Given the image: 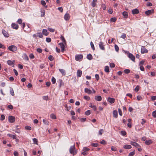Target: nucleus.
<instances>
[{
    "label": "nucleus",
    "instance_id": "30",
    "mask_svg": "<svg viewBox=\"0 0 156 156\" xmlns=\"http://www.w3.org/2000/svg\"><path fill=\"white\" fill-rule=\"evenodd\" d=\"M43 123L45 125H49V123L48 121H47L45 119H43Z\"/></svg>",
    "mask_w": 156,
    "mask_h": 156
},
{
    "label": "nucleus",
    "instance_id": "63",
    "mask_svg": "<svg viewBox=\"0 0 156 156\" xmlns=\"http://www.w3.org/2000/svg\"><path fill=\"white\" fill-rule=\"evenodd\" d=\"M104 131L103 129H101L100 131H99V134L100 135H101L102 134V133Z\"/></svg>",
    "mask_w": 156,
    "mask_h": 156
},
{
    "label": "nucleus",
    "instance_id": "22",
    "mask_svg": "<svg viewBox=\"0 0 156 156\" xmlns=\"http://www.w3.org/2000/svg\"><path fill=\"white\" fill-rule=\"evenodd\" d=\"M43 34L45 36H47L48 34V33L46 29H43L42 30Z\"/></svg>",
    "mask_w": 156,
    "mask_h": 156
},
{
    "label": "nucleus",
    "instance_id": "14",
    "mask_svg": "<svg viewBox=\"0 0 156 156\" xmlns=\"http://www.w3.org/2000/svg\"><path fill=\"white\" fill-rule=\"evenodd\" d=\"M95 99L98 101H100L101 100L102 98L100 96H96L94 98Z\"/></svg>",
    "mask_w": 156,
    "mask_h": 156
},
{
    "label": "nucleus",
    "instance_id": "57",
    "mask_svg": "<svg viewBox=\"0 0 156 156\" xmlns=\"http://www.w3.org/2000/svg\"><path fill=\"white\" fill-rule=\"evenodd\" d=\"M59 82L60 83V87L61 86H62L63 83L62 82V80H61V79H60V80H59Z\"/></svg>",
    "mask_w": 156,
    "mask_h": 156
},
{
    "label": "nucleus",
    "instance_id": "62",
    "mask_svg": "<svg viewBox=\"0 0 156 156\" xmlns=\"http://www.w3.org/2000/svg\"><path fill=\"white\" fill-rule=\"evenodd\" d=\"M139 87L138 86H137L135 88V90L136 92H137L139 91Z\"/></svg>",
    "mask_w": 156,
    "mask_h": 156
},
{
    "label": "nucleus",
    "instance_id": "61",
    "mask_svg": "<svg viewBox=\"0 0 156 156\" xmlns=\"http://www.w3.org/2000/svg\"><path fill=\"white\" fill-rule=\"evenodd\" d=\"M17 22L19 24H21L22 23V20L21 19H19L17 20Z\"/></svg>",
    "mask_w": 156,
    "mask_h": 156
},
{
    "label": "nucleus",
    "instance_id": "45",
    "mask_svg": "<svg viewBox=\"0 0 156 156\" xmlns=\"http://www.w3.org/2000/svg\"><path fill=\"white\" fill-rule=\"evenodd\" d=\"M124 72L126 74H128L130 73V70L129 69H126L124 70Z\"/></svg>",
    "mask_w": 156,
    "mask_h": 156
},
{
    "label": "nucleus",
    "instance_id": "27",
    "mask_svg": "<svg viewBox=\"0 0 156 156\" xmlns=\"http://www.w3.org/2000/svg\"><path fill=\"white\" fill-rule=\"evenodd\" d=\"M87 59L90 60H91L93 58V57L92 55L90 54L87 55Z\"/></svg>",
    "mask_w": 156,
    "mask_h": 156
},
{
    "label": "nucleus",
    "instance_id": "26",
    "mask_svg": "<svg viewBox=\"0 0 156 156\" xmlns=\"http://www.w3.org/2000/svg\"><path fill=\"white\" fill-rule=\"evenodd\" d=\"M123 147L125 149H129L131 148L132 147L130 145L126 144L124 145Z\"/></svg>",
    "mask_w": 156,
    "mask_h": 156
},
{
    "label": "nucleus",
    "instance_id": "8",
    "mask_svg": "<svg viewBox=\"0 0 156 156\" xmlns=\"http://www.w3.org/2000/svg\"><path fill=\"white\" fill-rule=\"evenodd\" d=\"M15 62V61H11L10 60H9L7 61V64L10 66L12 65V67H14V63Z\"/></svg>",
    "mask_w": 156,
    "mask_h": 156
},
{
    "label": "nucleus",
    "instance_id": "44",
    "mask_svg": "<svg viewBox=\"0 0 156 156\" xmlns=\"http://www.w3.org/2000/svg\"><path fill=\"white\" fill-rule=\"evenodd\" d=\"M121 134L123 136H125L126 135V132L124 131H121Z\"/></svg>",
    "mask_w": 156,
    "mask_h": 156
},
{
    "label": "nucleus",
    "instance_id": "23",
    "mask_svg": "<svg viewBox=\"0 0 156 156\" xmlns=\"http://www.w3.org/2000/svg\"><path fill=\"white\" fill-rule=\"evenodd\" d=\"M59 70L63 75L65 76L66 75V72L64 69H59Z\"/></svg>",
    "mask_w": 156,
    "mask_h": 156
},
{
    "label": "nucleus",
    "instance_id": "51",
    "mask_svg": "<svg viewBox=\"0 0 156 156\" xmlns=\"http://www.w3.org/2000/svg\"><path fill=\"white\" fill-rule=\"evenodd\" d=\"M46 41L48 43L50 42L51 41V39L50 37H47L46 38Z\"/></svg>",
    "mask_w": 156,
    "mask_h": 156
},
{
    "label": "nucleus",
    "instance_id": "16",
    "mask_svg": "<svg viewBox=\"0 0 156 156\" xmlns=\"http://www.w3.org/2000/svg\"><path fill=\"white\" fill-rule=\"evenodd\" d=\"M2 33L5 37H8L9 34L8 33L4 30H2Z\"/></svg>",
    "mask_w": 156,
    "mask_h": 156
},
{
    "label": "nucleus",
    "instance_id": "7",
    "mask_svg": "<svg viewBox=\"0 0 156 156\" xmlns=\"http://www.w3.org/2000/svg\"><path fill=\"white\" fill-rule=\"evenodd\" d=\"M130 144H131L135 147H136L138 148L139 147H140V145L138 144L136 142L133 141H131Z\"/></svg>",
    "mask_w": 156,
    "mask_h": 156
},
{
    "label": "nucleus",
    "instance_id": "38",
    "mask_svg": "<svg viewBox=\"0 0 156 156\" xmlns=\"http://www.w3.org/2000/svg\"><path fill=\"white\" fill-rule=\"evenodd\" d=\"M24 59L28 61L29 60V58L26 54H24L23 55Z\"/></svg>",
    "mask_w": 156,
    "mask_h": 156
},
{
    "label": "nucleus",
    "instance_id": "33",
    "mask_svg": "<svg viewBox=\"0 0 156 156\" xmlns=\"http://www.w3.org/2000/svg\"><path fill=\"white\" fill-rule=\"evenodd\" d=\"M42 98L44 100H45L47 101L49 100L48 97V96H43L42 97Z\"/></svg>",
    "mask_w": 156,
    "mask_h": 156
},
{
    "label": "nucleus",
    "instance_id": "64",
    "mask_svg": "<svg viewBox=\"0 0 156 156\" xmlns=\"http://www.w3.org/2000/svg\"><path fill=\"white\" fill-rule=\"evenodd\" d=\"M151 99L152 101H154L156 100V96H152Z\"/></svg>",
    "mask_w": 156,
    "mask_h": 156
},
{
    "label": "nucleus",
    "instance_id": "50",
    "mask_svg": "<svg viewBox=\"0 0 156 156\" xmlns=\"http://www.w3.org/2000/svg\"><path fill=\"white\" fill-rule=\"evenodd\" d=\"M91 145L92 146L94 147H97L98 146V144L97 143H92Z\"/></svg>",
    "mask_w": 156,
    "mask_h": 156
},
{
    "label": "nucleus",
    "instance_id": "48",
    "mask_svg": "<svg viewBox=\"0 0 156 156\" xmlns=\"http://www.w3.org/2000/svg\"><path fill=\"white\" fill-rule=\"evenodd\" d=\"M135 154V152L134 151H132L129 153L128 156H133Z\"/></svg>",
    "mask_w": 156,
    "mask_h": 156
},
{
    "label": "nucleus",
    "instance_id": "39",
    "mask_svg": "<svg viewBox=\"0 0 156 156\" xmlns=\"http://www.w3.org/2000/svg\"><path fill=\"white\" fill-rule=\"evenodd\" d=\"M90 46L92 48L93 50H95V48L94 44L92 41H91L90 43Z\"/></svg>",
    "mask_w": 156,
    "mask_h": 156
},
{
    "label": "nucleus",
    "instance_id": "41",
    "mask_svg": "<svg viewBox=\"0 0 156 156\" xmlns=\"http://www.w3.org/2000/svg\"><path fill=\"white\" fill-rule=\"evenodd\" d=\"M117 19L115 17L112 18L110 19L111 21L115 22L116 21Z\"/></svg>",
    "mask_w": 156,
    "mask_h": 156
},
{
    "label": "nucleus",
    "instance_id": "58",
    "mask_svg": "<svg viewBox=\"0 0 156 156\" xmlns=\"http://www.w3.org/2000/svg\"><path fill=\"white\" fill-rule=\"evenodd\" d=\"M33 141L34 144H37V139L35 138H34L33 139Z\"/></svg>",
    "mask_w": 156,
    "mask_h": 156
},
{
    "label": "nucleus",
    "instance_id": "29",
    "mask_svg": "<svg viewBox=\"0 0 156 156\" xmlns=\"http://www.w3.org/2000/svg\"><path fill=\"white\" fill-rule=\"evenodd\" d=\"M50 117L53 119H55L56 118V116L53 114H51L50 115Z\"/></svg>",
    "mask_w": 156,
    "mask_h": 156
},
{
    "label": "nucleus",
    "instance_id": "55",
    "mask_svg": "<svg viewBox=\"0 0 156 156\" xmlns=\"http://www.w3.org/2000/svg\"><path fill=\"white\" fill-rule=\"evenodd\" d=\"M41 3L43 6H45L46 5V2L44 0H41Z\"/></svg>",
    "mask_w": 156,
    "mask_h": 156
},
{
    "label": "nucleus",
    "instance_id": "60",
    "mask_svg": "<svg viewBox=\"0 0 156 156\" xmlns=\"http://www.w3.org/2000/svg\"><path fill=\"white\" fill-rule=\"evenodd\" d=\"M137 99L138 100H140L142 99V98L140 95H138L137 97Z\"/></svg>",
    "mask_w": 156,
    "mask_h": 156
},
{
    "label": "nucleus",
    "instance_id": "2",
    "mask_svg": "<svg viewBox=\"0 0 156 156\" xmlns=\"http://www.w3.org/2000/svg\"><path fill=\"white\" fill-rule=\"evenodd\" d=\"M8 49L9 50L13 52L17 50V48L14 45L9 46L8 48Z\"/></svg>",
    "mask_w": 156,
    "mask_h": 156
},
{
    "label": "nucleus",
    "instance_id": "34",
    "mask_svg": "<svg viewBox=\"0 0 156 156\" xmlns=\"http://www.w3.org/2000/svg\"><path fill=\"white\" fill-rule=\"evenodd\" d=\"M151 10H148L145 12V14L147 15H149L151 14Z\"/></svg>",
    "mask_w": 156,
    "mask_h": 156
},
{
    "label": "nucleus",
    "instance_id": "4",
    "mask_svg": "<svg viewBox=\"0 0 156 156\" xmlns=\"http://www.w3.org/2000/svg\"><path fill=\"white\" fill-rule=\"evenodd\" d=\"M9 120L10 122L13 123L15 121V118L13 116H9Z\"/></svg>",
    "mask_w": 156,
    "mask_h": 156
},
{
    "label": "nucleus",
    "instance_id": "35",
    "mask_svg": "<svg viewBox=\"0 0 156 156\" xmlns=\"http://www.w3.org/2000/svg\"><path fill=\"white\" fill-rule=\"evenodd\" d=\"M26 130H31V127L30 126H26L25 127Z\"/></svg>",
    "mask_w": 156,
    "mask_h": 156
},
{
    "label": "nucleus",
    "instance_id": "21",
    "mask_svg": "<svg viewBox=\"0 0 156 156\" xmlns=\"http://www.w3.org/2000/svg\"><path fill=\"white\" fill-rule=\"evenodd\" d=\"M122 14L124 18H127L128 17V13L127 12L124 11L122 12Z\"/></svg>",
    "mask_w": 156,
    "mask_h": 156
},
{
    "label": "nucleus",
    "instance_id": "46",
    "mask_svg": "<svg viewBox=\"0 0 156 156\" xmlns=\"http://www.w3.org/2000/svg\"><path fill=\"white\" fill-rule=\"evenodd\" d=\"M90 110H88L85 112V114L88 115L90 114Z\"/></svg>",
    "mask_w": 156,
    "mask_h": 156
},
{
    "label": "nucleus",
    "instance_id": "32",
    "mask_svg": "<svg viewBox=\"0 0 156 156\" xmlns=\"http://www.w3.org/2000/svg\"><path fill=\"white\" fill-rule=\"evenodd\" d=\"M48 58L51 61H52L54 59V58L53 56L51 55H50L49 56Z\"/></svg>",
    "mask_w": 156,
    "mask_h": 156
},
{
    "label": "nucleus",
    "instance_id": "5",
    "mask_svg": "<svg viewBox=\"0 0 156 156\" xmlns=\"http://www.w3.org/2000/svg\"><path fill=\"white\" fill-rule=\"evenodd\" d=\"M128 57L133 61L135 62V57L132 54L129 53L128 54Z\"/></svg>",
    "mask_w": 156,
    "mask_h": 156
},
{
    "label": "nucleus",
    "instance_id": "40",
    "mask_svg": "<svg viewBox=\"0 0 156 156\" xmlns=\"http://www.w3.org/2000/svg\"><path fill=\"white\" fill-rule=\"evenodd\" d=\"M37 34H38V37L40 38H42L43 37V35L41 32H37Z\"/></svg>",
    "mask_w": 156,
    "mask_h": 156
},
{
    "label": "nucleus",
    "instance_id": "47",
    "mask_svg": "<svg viewBox=\"0 0 156 156\" xmlns=\"http://www.w3.org/2000/svg\"><path fill=\"white\" fill-rule=\"evenodd\" d=\"M115 50L116 51H119V47H118V46L117 45L115 44Z\"/></svg>",
    "mask_w": 156,
    "mask_h": 156
},
{
    "label": "nucleus",
    "instance_id": "9",
    "mask_svg": "<svg viewBox=\"0 0 156 156\" xmlns=\"http://www.w3.org/2000/svg\"><path fill=\"white\" fill-rule=\"evenodd\" d=\"M83 58L82 55H76L75 59L76 61H78Z\"/></svg>",
    "mask_w": 156,
    "mask_h": 156
},
{
    "label": "nucleus",
    "instance_id": "25",
    "mask_svg": "<svg viewBox=\"0 0 156 156\" xmlns=\"http://www.w3.org/2000/svg\"><path fill=\"white\" fill-rule=\"evenodd\" d=\"M97 0H93L92 3H91V6L94 7H95L96 5V3L97 2Z\"/></svg>",
    "mask_w": 156,
    "mask_h": 156
},
{
    "label": "nucleus",
    "instance_id": "11",
    "mask_svg": "<svg viewBox=\"0 0 156 156\" xmlns=\"http://www.w3.org/2000/svg\"><path fill=\"white\" fill-rule=\"evenodd\" d=\"M11 26L13 29L16 30H17L19 27L18 25L17 24L14 23L12 24Z\"/></svg>",
    "mask_w": 156,
    "mask_h": 156
},
{
    "label": "nucleus",
    "instance_id": "49",
    "mask_svg": "<svg viewBox=\"0 0 156 156\" xmlns=\"http://www.w3.org/2000/svg\"><path fill=\"white\" fill-rule=\"evenodd\" d=\"M121 37L123 39H125L126 37V34H122L121 36Z\"/></svg>",
    "mask_w": 156,
    "mask_h": 156
},
{
    "label": "nucleus",
    "instance_id": "28",
    "mask_svg": "<svg viewBox=\"0 0 156 156\" xmlns=\"http://www.w3.org/2000/svg\"><path fill=\"white\" fill-rule=\"evenodd\" d=\"M105 71L106 73H108L109 72V67L108 66H106L105 67Z\"/></svg>",
    "mask_w": 156,
    "mask_h": 156
},
{
    "label": "nucleus",
    "instance_id": "53",
    "mask_svg": "<svg viewBox=\"0 0 156 156\" xmlns=\"http://www.w3.org/2000/svg\"><path fill=\"white\" fill-rule=\"evenodd\" d=\"M37 52L39 53H41L42 52V50L40 48H38L37 49Z\"/></svg>",
    "mask_w": 156,
    "mask_h": 156
},
{
    "label": "nucleus",
    "instance_id": "1",
    "mask_svg": "<svg viewBox=\"0 0 156 156\" xmlns=\"http://www.w3.org/2000/svg\"><path fill=\"white\" fill-rule=\"evenodd\" d=\"M69 152L71 154L73 155H74L77 153V151L75 149V145L74 144L73 146H71L69 148Z\"/></svg>",
    "mask_w": 156,
    "mask_h": 156
},
{
    "label": "nucleus",
    "instance_id": "20",
    "mask_svg": "<svg viewBox=\"0 0 156 156\" xmlns=\"http://www.w3.org/2000/svg\"><path fill=\"white\" fill-rule=\"evenodd\" d=\"M84 91L88 94H91L92 93V91L91 90L88 89L87 88H85L84 89Z\"/></svg>",
    "mask_w": 156,
    "mask_h": 156
},
{
    "label": "nucleus",
    "instance_id": "56",
    "mask_svg": "<svg viewBox=\"0 0 156 156\" xmlns=\"http://www.w3.org/2000/svg\"><path fill=\"white\" fill-rule=\"evenodd\" d=\"M83 150L85 151H88L90 150V149L89 148H88L87 147H85L83 148Z\"/></svg>",
    "mask_w": 156,
    "mask_h": 156
},
{
    "label": "nucleus",
    "instance_id": "31",
    "mask_svg": "<svg viewBox=\"0 0 156 156\" xmlns=\"http://www.w3.org/2000/svg\"><path fill=\"white\" fill-rule=\"evenodd\" d=\"M83 98L85 100L88 101H89L90 99V97L88 96H84L83 97Z\"/></svg>",
    "mask_w": 156,
    "mask_h": 156
},
{
    "label": "nucleus",
    "instance_id": "19",
    "mask_svg": "<svg viewBox=\"0 0 156 156\" xmlns=\"http://www.w3.org/2000/svg\"><path fill=\"white\" fill-rule=\"evenodd\" d=\"M113 117L115 118H117L118 117V112L116 110H114L113 112Z\"/></svg>",
    "mask_w": 156,
    "mask_h": 156
},
{
    "label": "nucleus",
    "instance_id": "42",
    "mask_svg": "<svg viewBox=\"0 0 156 156\" xmlns=\"http://www.w3.org/2000/svg\"><path fill=\"white\" fill-rule=\"evenodd\" d=\"M51 82L53 84H55L56 82L55 79L54 77H52L51 78Z\"/></svg>",
    "mask_w": 156,
    "mask_h": 156
},
{
    "label": "nucleus",
    "instance_id": "37",
    "mask_svg": "<svg viewBox=\"0 0 156 156\" xmlns=\"http://www.w3.org/2000/svg\"><path fill=\"white\" fill-rule=\"evenodd\" d=\"M61 39L63 41V43H65V44H66V41L65 40V38L63 37V36H62L61 37Z\"/></svg>",
    "mask_w": 156,
    "mask_h": 156
},
{
    "label": "nucleus",
    "instance_id": "52",
    "mask_svg": "<svg viewBox=\"0 0 156 156\" xmlns=\"http://www.w3.org/2000/svg\"><path fill=\"white\" fill-rule=\"evenodd\" d=\"M95 77L97 81H98L99 79V75L96 74L95 75Z\"/></svg>",
    "mask_w": 156,
    "mask_h": 156
},
{
    "label": "nucleus",
    "instance_id": "43",
    "mask_svg": "<svg viewBox=\"0 0 156 156\" xmlns=\"http://www.w3.org/2000/svg\"><path fill=\"white\" fill-rule=\"evenodd\" d=\"M152 115L153 117L156 118V110L152 112Z\"/></svg>",
    "mask_w": 156,
    "mask_h": 156
},
{
    "label": "nucleus",
    "instance_id": "13",
    "mask_svg": "<svg viewBox=\"0 0 156 156\" xmlns=\"http://www.w3.org/2000/svg\"><path fill=\"white\" fill-rule=\"evenodd\" d=\"M132 13L133 14H138L139 12V10L137 9H135L132 10Z\"/></svg>",
    "mask_w": 156,
    "mask_h": 156
},
{
    "label": "nucleus",
    "instance_id": "3",
    "mask_svg": "<svg viewBox=\"0 0 156 156\" xmlns=\"http://www.w3.org/2000/svg\"><path fill=\"white\" fill-rule=\"evenodd\" d=\"M59 45H60V48L61 50V51L63 52L65 50V44L64 43H59Z\"/></svg>",
    "mask_w": 156,
    "mask_h": 156
},
{
    "label": "nucleus",
    "instance_id": "12",
    "mask_svg": "<svg viewBox=\"0 0 156 156\" xmlns=\"http://www.w3.org/2000/svg\"><path fill=\"white\" fill-rule=\"evenodd\" d=\"M107 100L111 104H113L115 102V99L114 98L109 97Z\"/></svg>",
    "mask_w": 156,
    "mask_h": 156
},
{
    "label": "nucleus",
    "instance_id": "36",
    "mask_svg": "<svg viewBox=\"0 0 156 156\" xmlns=\"http://www.w3.org/2000/svg\"><path fill=\"white\" fill-rule=\"evenodd\" d=\"M10 93L11 95L12 96H14V93L13 91V90L12 88H11L10 89Z\"/></svg>",
    "mask_w": 156,
    "mask_h": 156
},
{
    "label": "nucleus",
    "instance_id": "59",
    "mask_svg": "<svg viewBox=\"0 0 156 156\" xmlns=\"http://www.w3.org/2000/svg\"><path fill=\"white\" fill-rule=\"evenodd\" d=\"M144 60H142V61H141L139 63V65L140 66L143 65L144 64Z\"/></svg>",
    "mask_w": 156,
    "mask_h": 156
},
{
    "label": "nucleus",
    "instance_id": "15",
    "mask_svg": "<svg viewBox=\"0 0 156 156\" xmlns=\"http://www.w3.org/2000/svg\"><path fill=\"white\" fill-rule=\"evenodd\" d=\"M76 73L77 77H80L82 75V71L81 70L78 69Z\"/></svg>",
    "mask_w": 156,
    "mask_h": 156
},
{
    "label": "nucleus",
    "instance_id": "6",
    "mask_svg": "<svg viewBox=\"0 0 156 156\" xmlns=\"http://www.w3.org/2000/svg\"><path fill=\"white\" fill-rule=\"evenodd\" d=\"M141 52L142 53H146L148 52V50L144 47L142 46L141 48Z\"/></svg>",
    "mask_w": 156,
    "mask_h": 156
},
{
    "label": "nucleus",
    "instance_id": "10",
    "mask_svg": "<svg viewBox=\"0 0 156 156\" xmlns=\"http://www.w3.org/2000/svg\"><path fill=\"white\" fill-rule=\"evenodd\" d=\"M99 45L100 49L103 50H105V48L102 42H100L99 44Z\"/></svg>",
    "mask_w": 156,
    "mask_h": 156
},
{
    "label": "nucleus",
    "instance_id": "24",
    "mask_svg": "<svg viewBox=\"0 0 156 156\" xmlns=\"http://www.w3.org/2000/svg\"><path fill=\"white\" fill-rule=\"evenodd\" d=\"M152 141L151 140H146L145 142V144L147 145H149L152 143Z\"/></svg>",
    "mask_w": 156,
    "mask_h": 156
},
{
    "label": "nucleus",
    "instance_id": "17",
    "mask_svg": "<svg viewBox=\"0 0 156 156\" xmlns=\"http://www.w3.org/2000/svg\"><path fill=\"white\" fill-rule=\"evenodd\" d=\"M7 135L10 137H12L13 139H16V134L12 135L11 134L9 133L7 134Z\"/></svg>",
    "mask_w": 156,
    "mask_h": 156
},
{
    "label": "nucleus",
    "instance_id": "54",
    "mask_svg": "<svg viewBox=\"0 0 156 156\" xmlns=\"http://www.w3.org/2000/svg\"><path fill=\"white\" fill-rule=\"evenodd\" d=\"M48 30L51 32H53L55 31V29L51 28H48Z\"/></svg>",
    "mask_w": 156,
    "mask_h": 156
},
{
    "label": "nucleus",
    "instance_id": "18",
    "mask_svg": "<svg viewBox=\"0 0 156 156\" xmlns=\"http://www.w3.org/2000/svg\"><path fill=\"white\" fill-rule=\"evenodd\" d=\"M64 18L66 20H68L70 18V16L69 14L66 13L64 16Z\"/></svg>",
    "mask_w": 156,
    "mask_h": 156
}]
</instances>
